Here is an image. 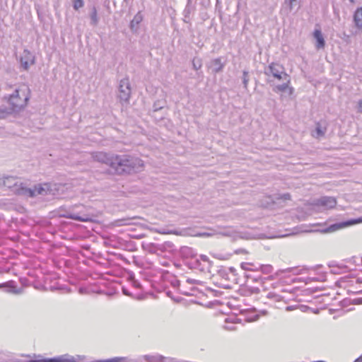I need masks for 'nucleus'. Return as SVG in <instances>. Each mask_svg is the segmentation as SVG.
Listing matches in <instances>:
<instances>
[{
  "instance_id": "1",
  "label": "nucleus",
  "mask_w": 362,
  "mask_h": 362,
  "mask_svg": "<svg viewBox=\"0 0 362 362\" xmlns=\"http://www.w3.org/2000/svg\"><path fill=\"white\" fill-rule=\"evenodd\" d=\"M144 168V163L141 158L128 154H115L110 173L130 175L141 172Z\"/></svg>"
},
{
  "instance_id": "2",
  "label": "nucleus",
  "mask_w": 362,
  "mask_h": 362,
  "mask_svg": "<svg viewBox=\"0 0 362 362\" xmlns=\"http://www.w3.org/2000/svg\"><path fill=\"white\" fill-rule=\"evenodd\" d=\"M264 73L268 76H272L279 81L283 80L284 81L282 84L276 86L274 88V91L284 92L288 88L289 94H292L293 88L289 87L291 81L290 76L286 73L285 69L281 64L276 62H272L268 66L265 67Z\"/></svg>"
},
{
  "instance_id": "3",
  "label": "nucleus",
  "mask_w": 362,
  "mask_h": 362,
  "mask_svg": "<svg viewBox=\"0 0 362 362\" xmlns=\"http://www.w3.org/2000/svg\"><path fill=\"white\" fill-rule=\"evenodd\" d=\"M30 99V90L26 86H21L16 88L13 92L7 98L9 105L12 106L16 111L19 112L25 108Z\"/></svg>"
},
{
  "instance_id": "4",
  "label": "nucleus",
  "mask_w": 362,
  "mask_h": 362,
  "mask_svg": "<svg viewBox=\"0 0 362 362\" xmlns=\"http://www.w3.org/2000/svg\"><path fill=\"white\" fill-rule=\"evenodd\" d=\"M86 211L87 209L83 205H77L74 206L71 210L66 211L61 214V216L81 222L92 221L90 215Z\"/></svg>"
},
{
  "instance_id": "5",
  "label": "nucleus",
  "mask_w": 362,
  "mask_h": 362,
  "mask_svg": "<svg viewBox=\"0 0 362 362\" xmlns=\"http://www.w3.org/2000/svg\"><path fill=\"white\" fill-rule=\"evenodd\" d=\"M361 222H362V219L358 218V219H351L348 221H344V222L334 223V224L329 226L328 227H325V226H323L320 224H316V225H313V226H318V227H320L319 228L310 230L308 231L309 232H320L322 233H329L334 232V231H336L339 229L343 228L344 227H346V226H351V225H353L355 223H358Z\"/></svg>"
},
{
  "instance_id": "6",
  "label": "nucleus",
  "mask_w": 362,
  "mask_h": 362,
  "mask_svg": "<svg viewBox=\"0 0 362 362\" xmlns=\"http://www.w3.org/2000/svg\"><path fill=\"white\" fill-rule=\"evenodd\" d=\"M132 89L128 78L120 80L118 88V98L121 102H128L131 95Z\"/></svg>"
},
{
  "instance_id": "7",
  "label": "nucleus",
  "mask_w": 362,
  "mask_h": 362,
  "mask_svg": "<svg viewBox=\"0 0 362 362\" xmlns=\"http://www.w3.org/2000/svg\"><path fill=\"white\" fill-rule=\"evenodd\" d=\"M115 155L114 153H107L102 151L94 152L91 154L92 158L94 160L108 165L110 167V172L111 171Z\"/></svg>"
},
{
  "instance_id": "8",
  "label": "nucleus",
  "mask_w": 362,
  "mask_h": 362,
  "mask_svg": "<svg viewBox=\"0 0 362 362\" xmlns=\"http://www.w3.org/2000/svg\"><path fill=\"white\" fill-rule=\"evenodd\" d=\"M21 66L28 71L31 65L35 63V57L27 49H25L20 57Z\"/></svg>"
},
{
  "instance_id": "9",
  "label": "nucleus",
  "mask_w": 362,
  "mask_h": 362,
  "mask_svg": "<svg viewBox=\"0 0 362 362\" xmlns=\"http://www.w3.org/2000/svg\"><path fill=\"white\" fill-rule=\"evenodd\" d=\"M225 64L222 62V58L218 57L211 60L207 66L209 69H211L212 73L218 74L223 71Z\"/></svg>"
},
{
  "instance_id": "10",
  "label": "nucleus",
  "mask_w": 362,
  "mask_h": 362,
  "mask_svg": "<svg viewBox=\"0 0 362 362\" xmlns=\"http://www.w3.org/2000/svg\"><path fill=\"white\" fill-rule=\"evenodd\" d=\"M50 191V185L47 183L37 185L32 188L33 197L37 195H47Z\"/></svg>"
},
{
  "instance_id": "11",
  "label": "nucleus",
  "mask_w": 362,
  "mask_h": 362,
  "mask_svg": "<svg viewBox=\"0 0 362 362\" xmlns=\"http://www.w3.org/2000/svg\"><path fill=\"white\" fill-rule=\"evenodd\" d=\"M317 204L325 209H332L337 204V201L332 197H322L317 200Z\"/></svg>"
},
{
  "instance_id": "12",
  "label": "nucleus",
  "mask_w": 362,
  "mask_h": 362,
  "mask_svg": "<svg viewBox=\"0 0 362 362\" xmlns=\"http://www.w3.org/2000/svg\"><path fill=\"white\" fill-rule=\"evenodd\" d=\"M14 192L20 195H25L29 197H33V193L32 192V188L27 187L23 183L21 182L18 184Z\"/></svg>"
},
{
  "instance_id": "13",
  "label": "nucleus",
  "mask_w": 362,
  "mask_h": 362,
  "mask_svg": "<svg viewBox=\"0 0 362 362\" xmlns=\"http://www.w3.org/2000/svg\"><path fill=\"white\" fill-rule=\"evenodd\" d=\"M18 185V182L17 178L13 176H5L1 178V186L6 187L8 188L13 187L16 189V187Z\"/></svg>"
},
{
  "instance_id": "14",
  "label": "nucleus",
  "mask_w": 362,
  "mask_h": 362,
  "mask_svg": "<svg viewBox=\"0 0 362 362\" xmlns=\"http://www.w3.org/2000/svg\"><path fill=\"white\" fill-rule=\"evenodd\" d=\"M313 37L316 40L315 47L317 49H323L325 46V41L320 30H315Z\"/></svg>"
},
{
  "instance_id": "15",
  "label": "nucleus",
  "mask_w": 362,
  "mask_h": 362,
  "mask_svg": "<svg viewBox=\"0 0 362 362\" xmlns=\"http://www.w3.org/2000/svg\"><path fill=\"white\" fill-rule=\"evenodd\" d=\"M0 288H5V291L11 293H19L20 291L16 288V284L13 281H9L6 283L0 284Z\"/></svg>"
},
{
  "instance_id": "16",
  "label": "nucleus",
  "mask_w": 362,
  "mask_h": 362,
  "mask_svg": "<svg viewBox=\"0 0 362 362\" xmlns=\"http://www.w3.org/2000/svg\"><path fill=\"white\" fill-rule=\"evenodd\" d=\"M17 112L11 105L9 107L1 106L0 107V119H6L8 116Z\"/></svg>"
},
{
  "instance_id": "17",
  "label": "nucleus",
  "mask_w": 362,
  "mask_h": 362,
  "mask_svg": "<svg viewBox=\"0 0 362 362\" xmlns=\"http://www.w3.org/2000/svg\"><path fill=\"white\" fill-rule=\"evenodd\" d=\"M354 21L358 29H362V7L358 8L354 12Z\"/></svg>"
},
{
  "instance_id": "18",
  "label": "nucleus",
  "mask_w": 362,
  "mask_h": 362,
  "mask_svg": "<svg viewBox=\"0 0 362 362\" xmlns=\"http://www.w3.org/2000/svg\"><path fill=\"white\" fill-rule=\"evenodd\" d=\"M255 308L248 310L246 313L245 321L248 322H255L259 320V314H257Z\"/></svg>"
},
{
  "instance_id": "19",
  "label": "nucleus",
  "mask_w": 362,
  "mask_h": 362,
  "mask_svg": "<svg viewBox=\"0 0 362 362\" xmlns=\"http://www.w3.org/2000/svg\"><path fill=\"white\" fill-rule=\"evenodd\" d=\"M143 20V16L140 11H139L133 18V19L130 22V28L134 30L136 28L139 23Z\"/></svg>"
},
{
  "instance_id": "20",
  "label": "nucleus",
  "mask_w": 362,
  "mask_h": 362,
  "mask_svg": "<svg viewBox=\"0 0 362 362\" xmlns=\"http://www.w3.org/2000/svg\"><path fill=\"white\" fill-rule=\"evenodd\" d=\"M124 218L120 219L115 220L112 224L115 226L119 227V226H129L132 224V220L135 218Z\"/></svg>"
},
{
  "instance_id": "21",
  "label": "nucleus",
  "mask_w": 362,
  "mask_h": 362,
  "mask_svg": "<svg viewBox=\"0 0 362 362\" xmlns=\"http://www.w3.org/2000/svg\"><path fill=\"white\" fill-rule=\"evenodd\" d=\"M90 25L93 26H96L99 22V18L98 17V11L95 6H93L91 8V12L90 13Z\"/></svg>"
},
{
  "instance_id": "22",
  "label": "nucleus",
  "mask_w": 362,
  "mask_h": 362,
  "mask_svg": "<svg viewBox=\"0 0 362 362\" xmlns=\"http://www.w3.org/2000/svg\"><path fill=\"white\" fill-rule=\"evenodd\" d=\"M143 358L148 362H161L164 359V356L161 355H144Z\"/></svg>"
},
{
  "instance_id": "23",
  "label": "nucleus",
  "mask_w": 362,
  "mask_h": 362,
  "mask_svg": "<svg viewBox=\"0 0 362 362\" xmlns=\"http://www.w3.org/2000/svg\"><path fill=\"white\" fill-rule=\"evenodd\" d=\"M255 271H260L264 274H269L273 272V267L271 264H261Z\"/></svg>"
},
{
  "instance_id": "24",
  "label": "nucleus",
  "mask_w": 362,
  "mask_h": 362,
  "mask_svg": "<svg viewBox=\"0 0 362 362\" xmlns=\"http://www.w3.org/2000/svg\"><path fill=\"white\" fill-rule=\"evenodd\" d=\"M267 298L268 299L273 300L276 302H280L284 298V296L277 294L274 292H269L267 295Z\"/></svg>"
},
{
  "instance_id": "25",
  "label": "nucleus",
  "mask_w": 362,
  "mask_h": 362,
  "mask_svg": "<svg viewBox=\"0 0 362 362\" xmlns=\"http://www.w3.org/2000/svg\"><path fill=\"white\" fill-rule=\"evenodd\" d=\"M192 66L196 71L200 69L202 66V60L200 58L194 57L192 60Z\"/></svg>"
},
{
  "instance_id": "26",
  "label": "nucleus",
  "mask_w": 362,
  "mask_h": 362,
  "mask_svg": "<svg viewBox=\"0 0 362 362\" xmlns=\"http://www.w3.org/2000/svg\"><path fill=\"white\" fill-rule=\"evenodd\" d=\"M249 81V73L247 71L244 70L243 72V83L245 90L247 89Z\"/></svg>"
},
{
  "instance_id": "27",
  "label": "nucleus",
  "mask_w": 362,
  "mask_h": 362,
  "mask_svg": "<svg viewBox=\"0 0 362 362\" xmlns=\"http://www.w3.org/2000/svg\"><path fill=\"white\" fill-rule=\"evenodd\" d=\"M245 292L248 294H258L260 293V289L258 287L248 286L245 290Z\"/></svg>"
},
{
  "instance_id": "28",
  "label": "nucleus",
  "mask_w": 362,
  "mask_h": 362,
  "mask_svg": "<svg viewBox=\"0 0 362 362\" xmlns=\"http://www.w3.org/2000/svg\"><path fill=\"white\" fill-rule=\"evenodd\" d=\"M84 5L83 0H74L73 7L75 10H78Z\"/></svg>"
},
{
  "instance_id": "29",
  "label": "nucleus",
  "mask_w": 362,
  "mask_h": 362,
  "mask_svg": "<svg viewBox=\"0 0 362 362\" xmlns=\"http://www.w3.org/2000/svg\"><path fill=\"white\" fill-rule=\"evenodd\" d=\"M315 133H316V135H315V136L320 137V136H324L325 131L321 128V127L319 124H317V127L315 128Z\"/></svg>"
},
{
  "instance_id": "30",
  "label": "nucleus",
  "mask_w": 362,
  "mask_h": 362,
  "mask_svg": "<svg viewBox=\"0 0 362 362\" xmlns=\"http://www.w3.org/2000/svg\"><path fill=\"white\" fill-rule=\"evenodd\" d=\"M251 265L250 263H247V262H243L241 264L240 267L241 268L245 270V271H252V270H255V269H251L250 268V266Z\"/></svg>"
},
{
  "instance_id": "31",
  "label": "nucleus",
  "mask_w": 362,
  "mask_h": 362,
  "mask_svg": "<svg viewBox=\"0 0 362 362\" xmlns=\"http://www.w3.org/2000/svg\"><path fill=\"white\" fill-rule=\"evenodd\" d=\"M351 304L361 305L362 304V298H356L351 300Z\"/></svg>"
},
{
  "instance_id": "32",
  "label": "nucleus",
  "mask_w": 362,
  "mask_h": 362,
  "mask_svg": "<svg viewBox=\"0 0 362 362\" xmlns=\"http://www.w3.org/2000/svg\"><path fill=\"white\" fill-rule=\"evenodd\" d=\"M199 257L200 259L202 260L203 262L209 263V266L211 264V262L209 260V257L206 255H201Z\"/></svg>"
},
{
  "instance_id": "33",
  "label": "nucleus",
  "mask_w": 362,
  "mask_h": 362,
  "mask_svg": "<svg viewBox=\"0 0 362 362\" xmlns=\"http://www.w3.org/2000/svg\"><path fill=\"white\" fill-rule=\"evenodd\" d=\"M356 260H358L359 262H361L362 263V258H356L355 257H354L351 259H350L348 261V262L351 263V264H356Z\"/></svg>"
},
{
  "instance_id": "34",
  "label": "nucleus",
  "mask_w": 362,
  "mask_h": 362,
  "mask_svg": "<svg viewBox=\"0 0 362 362\" xmlns=\"http://www.w3.org/2000/svg\"><path fill=\"white\" fill-rule=\"evenodd\" d=\"M218 273H219L220 276H221L222 277L226 278V279H229L228 274L227 273V272L226 270H220Z\"/></svg>"
},
{
  "instance_id": "35",
  "label": "nucleus",
  "mask_w": 362,
  "mask_h": 362,
  "mask_svg": "<svg viewBox=\"0 0 362 362\" xmlns=\"http://www.w3.org/2000/svg\"><path fill=\"white\" fill-rule=\"evenodd\" d=\"M257 314H259L260 316H267L269 315V312L267 310H261L257 311Z\"/></svg>"
},
{
  "instance_id": "36",
  "label": "nucleus",
  "mask_w": 362,
  "mask_h": 362,
  "mask_svg": "<svg viewBox=\"0 0 362 362\" xmlns=\"http://www.w3.org/2000/svg\"><path fill=\"white\" fill-rule=\"evenodd\" d=\"M161 362H177V361L173 358L164 357V359H163V361H161Z\"/></svg>"
},
{
  "instance_id": "37",
  "label": "nucleus",
  "mask_w": 362,
  "mask_h": 362,
  "mask_svg": "<svg viewBox=\"0 0 362 362\" xmlns=\"http://www.w3.org/2000/svg\"><path fill=\"white\" fill-rule=\"evenodd\" d=\"M281 199L284 200H289L291 199V195L288 193H286L281 195Z\"/></svg>"
},
{
  "instance_id": "38",
  "label": "nucleus",
  "mask_w": 362,
  "mask_h": 362,
  "mask_svg": "<svg viewBox=\"0 0 362 362\" xmlns=\"http://www.w3.org/2000/svg\"><path fill=\"white\" fill-rule=\"evenodd\" d=\"M186 282L189 284H197V282H199V281L198 280H195V279H187Z\"/></svg>"
},
{
  "instance_id": "39",
  "label": "nucleus",
  "mask_w": 362,
  "mask_h": 362,
  "mask_svg": "<svg viewBox=\"0 0 362 362\" xmlns=\"http://www.w3.org/2000/svg\"><path fill=\"white\" fill-rule=\"evenodd\" d=\"M228 270L233 276H236V269L234 267H230Z\"/></svg>"
},
{
  "instance_id": "40",
  "label": "nucleus",
  "mask_w": 362,
  "mask_h": 362,
  "mask_svg": "<svg viewBox=\"0 0 362 362\" xmlns=\"http://www.w3.org/2000/svg\"><path fill=\"white\" fill-rule=\"evenodd\" d=\"M226 329L229 330V331H233V330H235V327L234 325L229 326V327H226Z\"/></svg>"
},
{
  "instance_id": "41",
  "label": "nucleus",
  "mask_w": 362,
  "mask_h": 362,
  "mask_svg": "<svg viewBox=\"0 0 362 362\" xmlns=\"http://www.w3.org/2000/svg\"><path fill=\"white\" fill-rule=\"evenodd\" d=\"M294 309H295V307H294L293 305L287 306V307L286 308V310L287 311H291V310H294Z\"/></svg>"
},
{
  "instance_id": "42",
  "label": "nucleus",
  "mask_w": 362,
  "mask_h": 362,
  "mask_svg": "<svg viewBox=\"0 0 362 362\" xmlns=\"http://www.w3.org/2000/svg\"><path fill=\"white\" fill-rule=\"evenodd\" d=\"M361 361H362V355L354 361V362H361Z\"/></svg>"
},
{
  "instance_id": "43",
  "label": "nucleus",
  "mask_w": 362,
  "mask_h": 362,
  "mask_svg": "<svg viewBox=\"0 0 362 362\" xmlns=\"http://www.w3.org/2000/svg\"><path fill=\"white\" fill-rule=\"evenodd\" d=\"M209 233H199V236H209Z\"/></svg>"
},
{
  "instance_id": "44",
  "label": "nucleus",
  "mask_w": 362,
  "mask_h": 362,
  "mask_svg": "<svg viewBox=\"0 0 362 362\" xmlns=\"http://www.w3.org/2000/svg\"><path fill=\"white\" fill-rule=\"evenodd\" d=\"M123 293L128 296H130V293L126 289H123Z\"/></svg>"
},
{
  "instance_id": "45",
  "label": "nucleus",
  "mask_w": 362,
  "mask_h": 362,
  "mask_svg": "<svg viewBox=\"0 0 362 362\" xmlns=\"http://www.w3.org/2000/svg\"><path fill=\"white\" fill-rule=\"evenodd\" d=\"M214 257L218 259H223V258L221 255H214Z\"/></svg>"
},
{
  "instance_id": "46",
  "label": "nucleus",
  "mask_w": 362,
  "mask_h": 362,
  "mask_svg": "<svg viewBox=\"0 0 362 362\" xmlns=\"http://www.w3.org/2000/svg\"><path fill=\"white\" fill-rule=\"evenodd\" d=\"M358 107L361 109V110L362 111V100L359 102L358 103Z\"/></svg>"
},
{
  "instance_id": "47",
  "label": "nucleus",
  "mask_w": 362,
  "mask_h": 362,
  "mask_svg": "<svg viewBox=\"0 0 362 362\" xmlns=\"http://www.w3.org/2000/svg\"><path fill=\"white\" fill-rule=\"evenodd\" d=\"M79 293H81V294H83V293H84V288H79Z\"/></svg>"
},
{
  "instance_id": "48",
  "label": "nucleus",
  "mask_w": 362,
  "mask_h": 362,
  "mask_svg": "<svg viewBox=\"0 0 362 362\" xmlns=\"http://www.w3.org/2000/svg\"><path fill=\"white\" fill-rule=\"evenodd\" d=\"M266 279H262V278H259V281L261 282L262 284H264V281Z\"/></svg>"
},
{
  "instance_id": "49",
  "label": "nucleus",
  "mask_w": 362,
  "mask_h": 362,
  "mask_svg": "<svg viewBox=\"0 0 362 362\" xmlns=\"http://www.w3.org/2000/svg\"><path fill=\"white\" fill-rule=\"evenodd\" d=\"M182 293L185 294V295H187V296H189L191 295L190 293L187 292V291H182Z\"/></svg>"
},
{
  "instance_id": "50",
  "label": "nucleus",
  "mask_w": 362,
  "mask_h": 362,
  "mask_svg": "<svg viewBox=\"0 0 362 362\" xmlns=\"http://www.w3.org/2000/svg\"><path fill=\"white\" fill-rule=\"evenodd\" d=\"M160 233H162V234H167V233H170L169 232H165V231H158Z\"/></svg>"
},
{
  "instance_id": "51",
  "label": "nucleus",
  "mask_w": 362,
  "mask_h": 362,
  "mask_svg": "<svg viewBox=\"0 0 362 362\" xmlns=\"http://www.w3.org/2000/svg\"><path fill=\"white\" fill-rule=\"evenodd\" d=\"M267 279H270V280H272L273 279V276H269Z\"/></svg>"
},
{
  "instance_id": "52",
  "label": "nucleus",
  "mask_w": 362,
  "mask_h": 362,
  "mask_svg": "<svg viewBox=\"0 0 362 362\" xmlns=\"http://www.w3.org/2000/svg\"><path fill=\"white\" fill-rule=\"evenodd\" d=\"M349 1H350L351 3H352V4H354V1H355V0H349Z\"/></svg>"
},
{
  "instance_id": "53",
  "label": "nucleus",
  "mask_w": 362,
  "mask_h": 362,
  "mask_svg": "<svg viewBox=\"0 0 362 362\" xmlns=\"http://www.w3.org/2000/svg\"><path fill=\"white\" fill-rule=\"evenodd\" d=\"M0 187H1V178H0Z\"/></svg>"
},
{
  "instance_id": "54",
  "label": "nucleus",
  "mask_w": 362,
  "mask_h": 362,
  "mask_svg": "<svg viewBox=\"0 0 362 362\" xmlns=\"http://www.w3.org/2000/svg\"><path fill=\"white\" fill-rule=\"evenodd\" d=\"M67 292H68V293H70V292H71V289H70V288H69V289L67 290Z\"/></svg>"
},
{
  "instance_id": "55",
  "label": "nucleus",
  "mask_w": 362,
  "mask_h": 362,
  "mask_svg": "<svg viewBox=\"0 0 362 362\" xmlns=\"http://www.w3.org/2000/svg\"><path fill=\"white\" fill-rule=\"evenodd\" d=\"M291 269V268H288V269H286V271L290 272Z\"/></svg>"
},
{
  "instance_id": "56",
  "label": "nucleus",
  "mask_w": 362,
  "mask_h": 362,
  "mask_svg": "<svg viewBox=\"0 0 362 362\" xmlns=\"http://www.w3.org/2000/svg\"><path fill=\"white\" fill-rule=\"evenodd\" d=\"M254 281H258L257 279H254Z\"/></svg>"
}]
</instances>
